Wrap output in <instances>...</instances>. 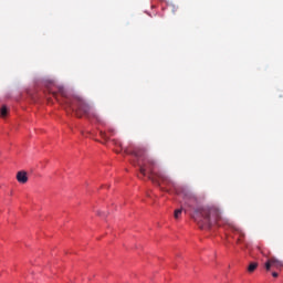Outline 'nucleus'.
Listing matches in <instances>:
<instances>
[{
  "label": "nucleus",
  "mask_w": 283,
  "mask_h": 283,
  "mask_svg": "<svg viewBox=\"0 0 283 283\" xmlns=\"http://www.w3.org/2000/svg\"><path fill=\"white\" fill-rule=\"evenodd\" d=\"M60 93L65 98L64 103L66 107H69V109H71V112L75 114L76 118H83L84 114L86 118H95L97 123H101V117L96 115V113H92V107L90 106V104H87V102H85V99H83V97L78 95L66 97L65 91L63 90H60Z\"/></svg>",
  "instance_id": "nucleus-2"
},
{
  "label": "nucleus",
  "mask_w": 283,
  "mask_h": 283,
  "mask_svg": "<svg viewBox=\"0 0 283 283\" xmlns=\"http://www.w3.org/2000/svg\"><path fill=\"white\" fill-rule=\"evenodd\" d=\"M0 115L2 116V118H6V116H8V107L7 106H2V108L0 109Z\"/></svg>",
  "instance_id": "nucleus-8"
},
{
  "label": "nucleus",
  "mask_w": 283,
  "mask_h": 283,
  "mask_svg": "<svg viewBox=\"0 0 283 283\" xmlns=\"http://www.w3.org/2000/svg\"><path fill=\"white\" fill-rule=\"evenodd\" d=\"M17 180L18 182H20L21 185H25V182H28V172L25 171H19L17 174Z\"/></svg>",
  "instance_id": "nucleus-5"
},
{
  "label": "nucleus",
  "mask_w": 283,
  "mask_h": 283,
  "mask_svg": "<svg viewBox=\"0 0 283 283\" xmlns=\"http://www.w3.org/2000/svg\"><path fill=\"white\" fill-rule=\"evenodd\" d=\"M182 216V208L175 210L174 217L176 220Z\"/></svg>",
  "instance_id": "nucleus-9"
},
{
  "label": "nucleus",
  "mask_w": 283,
  "mask_h": 283,
  "mask_svg": "<svg viewBox=\"0 0 283 283\" xmlns=\"http://www.w3.org/2000/svg\"><path fill=\"white\" fill-rule=\"evenodd\" d=\"M279 273L277 272H272V276H274V277H279Z\"/></svg>",
  "instance_id": "nucleus-10"
},
{
  "label": "nucleus",
  "mask_w": 283,
  "mask_h": 283,
  "mask_svg": "<svg viewBox=\"0 0 283 283\" xmlns=\"http://www.w3.org/2000/svg\"><path fill=\"white\" fill-rule=\"evenodd\" d=\"M97 216H105V214L101 211H97Z\"/></svg>",
  "instance_id": "nucleus-12"
},
{
  "label": "nucleus",
  "mask_w": 283,
  "mask_h": 283,
  "mask_svg": "<svg viewBox=\"0 0 283 283\" xmlns=\"http://www.w3.org/2000/svg\"><path fill=\"white\" fill-rule=\"evenodd\" d=\"M264 266H265V271H271V266H273L277 271H281L283 269V262L272 256L265 262Z\"/></svg>",
  "instance_id": "nucleus-4"
},
{
  "label": "nucleus",
  "mask_w": 283,
  "mask_h": 283,
  "mask_svg": "<svg viewBox=\"0 0 283 283\" xmlns=\"http://www.w3.org/2000/svg\"><path fill=\"white\" fill-rule=\"evenodd\" d=\"M213 213V208L201 207L197 208L191 214L192 220L198 224L199 229L202 231H211V214Z\"/></svg>",
  "instance_id": "nucleus-3"
},
{
  "label": "nucleus",
  "mask_w": 283,
  "mask_h": 283,
  "mask_svg": "<svg viewBox=\"0 0 283 283\" xmlns=\"http://www.w3.org/2000/svg\"><path fill=\"white\" fill-rule=\"evenodd\" d=\"M111 133L114 134V129H111Z\"/></svg>",
  "instance_id": "nucleus-13"
},
{
  "label": "nucleus",
  "mask_w": 283,
  "mask_h": 283,
  "mask_svg": "<svg viewBox=\"0 0 283 283\" xmlns=\"http://www.w3.org/2000/svg\"><path fill=\"white\" fill-rule=\"evenodd\" d=\"M160 190H161V191H165V189H164V188H160Z\"/></svg>",
  "instance_id": "nucleus-14"
},
{
  "label": "nucleus",
  "mask_w": 283,
  "mask_h": 283,
  "mask_svg": "<svg viewBox=\"0 0 283 283\" xmlns=\"http://www.w3.org/2000/svg\"><path fill=\"white\" fill-rule=\"evenodd\" d=\"M101 136H102V138H107V135L103 132H101Z\"/></svg>",
  "instance_id": "nucleus-11"
},
{
  "label": "nucleus",
  "mask_w": 283,
  "mask_h": 283,
  "mask_svg": "<svg viewBox=\"0 0 283 283\" xmlns=\"http://www.w3.org/2000/svg\"><path fill=\"white\" fill-rule=\"evenodd\" d=\"M255 269H258V262H252L248 266V272L253 273L255 271Z\"/></svg>",
  "instance_id": "nucleus-7"
},
{
  "label": "nucleus",
  "mask_w": 283,
  "mask_h": 283,
  "mask_svg": "<svg viewBox=\"0 0 283 283\" xmlns=\"http://www.w3.org/2000/svg\"><path fill=\"white\" fill-rule=\"evenodd\" d=\"M129 156H134L135 165L139 167V172L142 176H147L148 171V180H151L157 187H160V181L168 187H175L176 184L169 179L167 175L163 171H154V167H156V161L151 158L145 157V149L144 148H135L134 150L127 151Z\"/></svg>",
  "instance_id": "nucleus-1"
},
{
  "label": "nucleus",
  "mask_w": 283,
  "mask_h": 283,
  "mask_svg": "<svg viewBox=\"0 0 283 283\" xmlns=\"http://www.w3.org/2000/svg\"><path fill=\"white\" fill-rule=\"evenodd\" d=\"M213 216H214V220H222V210H220V208L218 207H214Z\"/></svg>",
  "instance_id": "nucleus-6"
}]
</instances>
